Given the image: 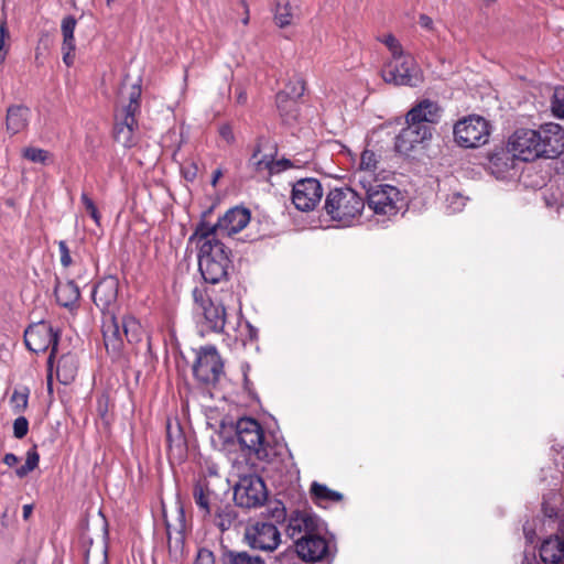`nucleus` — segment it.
Returning <instances> with one entry per match:
<instances>
[{
  "label": "nucleus",
  "instance_id": "nucleus-1",
  "mask_svg": "<svg viewBox=\"0 0 564 564\" xmlns=\"http://www.w3.org/2000/svg\"><path fill=\"white\" fill-rule=\"evenodd\" d=\"M507 150L512 156L511 163L514 159L531 162L539 158H557L564 151V129L554 122L544 123L538 130L518 129L510 135Z\"/></svg>",
  "mask_w": 564,
  "mask_h": 564
},
{
  "label": "nucleus",
  "instance_id": "nucleus-2",
  "mask_svg": "<svg viewBox=\"0 0 564 564\" xmlns=\"http://www.w3.org/2000/svg\"><path fill=\"white\" fill-rule=\"evenodd\" d=\"M188 241L198 248V270L204 281L210 284L227 281L232 268L231 250L218 238L195 237V231Z\"/></svg>",
  "mask_w": 564,
  "mask_h": 564
},
{
  "label": "nucleus",
  "instance_id": "nucleus-3",
  "mask_svg": "<svg viewBox=\"0 0 564 564\" xmlns=\"http://www.w3.org/2000/svg\"><path fill=\"white\" fill-rule=\"evenodd\" d=\"M237 442L249 458L271 463L282 455L281 444L271 445L260 423L252 417H241L236 424Z\"/></svg>",
  "mask_w": 564,
  "mask_h": 564
},
{
  "label": "nucleus",
  "instance_id": "nucleus-4",
  "mask_svg": "<svg viewBox=\"0 0 564 564\" xmlns=\"http://www.w3.org/2000/svg\"><path fill=\"white\" fill-rule=\"evenodd\" d=\"M143 329L140 322L132 315H124L118 319L113 313L104 316L102 337L106 350L112 358L121 356L124 339L130 345L141 341Z\"/></svg>",
  "mask_w": 564,
  "mask_h": 564
},
{
  "label": "nucleus",
  "instance_id": "nucleus-5",
  "mask_svg": "<svg viewBox=\"0 0 564 564\" xmlns=\"http://www.w3.org/2000/svg\"><path fill=\"white\" fill-rule=\"evenodd\" d=\"M324 208L332 220L350 226L360 218L365 199L349 187L334 188L326 195Z\"/></svg>",
  "mask_w": 564,
  "mask_h": 564
},
{
  "label": "nucleus",
  "instance_id": "nucleus-6",
  "mask_svg": "<svg viewBox=\"0 0 564 564\" xmlns=\"http://www.w3.org/2000/svg\"><path fill=\"white\" fill-rule=\"evenodd\" d=\"M128 99V104L116 112L113 137L124 148H132L138 142L135 116L141 108V87L139 85H132Z\"/></svg>",
  "mask_w": 564,
  "mask_h": 564
},
{
  "label": "nucleus",
  "instance_id": "nucleus-7",
  "mask_svg": "<svg viewBox=\"0 0 564 564\" xmlns=\"http://www.w3.org/2000/svg\"><path fill=\"white\" fill-rule=\"evenodd\" d=\"M251 214L246 207L235 206L229 208L218 221L210 225L204 220L199 221L195 228V237L208 238L219 236H232L241 231L250 221Z\"/></svg>",
  "mask_w": 564,
  "mask_h": 564
},
{
  "label": "nucleus",
  "instance_id": "nucleus-8",
  "mask_svg": "<svg viewBox=\"0 0 564 564\" xmlns=\"http://www.w3.org/2000/svg\"><path fill=\"white\" fill-rule=\"evenodd\" d=\"M381 77L388 84L395 86L416 87L423 82L420 66L412 55L391 58L381 69Z\"/></svg>",
  "mask_w": 564,
  "mask_h": 564
},
{
  "label": "nucleus",
  "instance_id": "nucleus-9",
  "mask_svg": "<svg viewBox=\"0 0 564 564\" xmlns=\"http://www.w3.org/2000/svg\"><path fill=\"white\" fill-rule=\"evenodd\" d=\"M59 334L50 324L40 322L24 332V343L29 350L40 354L51 349L47 366L53 365L57 352Z\"/></svg>",
  "mask_w": 564,
  "mask_h": 564
},
{
  "label": "nucleus",
  "instance_id": "nucleus-10",
  "mask_svg": "<svg viewBox=\"0 0 564 564\" xmlns=\"http://www.w3.org/2000/svg\"><path fill=\"white\" fill-rule=\"evenodd\" d=\"M268 491L264 481L257 475H246L239 478L234 487L236 506L245 509H254L264 505Z\"/></svg>",
  "mask_w": 564,
  "mask_h": 564
},
{
  "label": "nucleus",
  "instance_id": "nucleus-11",
  "mask_svg": "<svg viewBox=\"0 0 564 564\" xmlns=\"http://www.w3.org/2000/svg\"><path fill=\"white\" fill-rule=\"evenodd\" d=\"M193 375L206 386H215L220 380L224 375V362L215 346H205L197 351Z\"/></svg>",
  "mask_w": 564,
  "mask_h": 564
},
{
  "label": "nucleus",
  "instance_id": "nucleus-12",
  "mask_svg": "<svg viewBox=\"0 0 564 564\" xmlns=\"http://www.w3.org/2000/svg\"><path fill=\"white\" fill-rule=\"evenodd\" d=\"M489 123L481 117L470 116L458 121L454 127V137L463 148H478L488 142Z\"/></svg>",
  "mask_w": 564,
  "mask_h": 564
},
{
  "label": "nucleus",
  "instance_id": "nucleus-13",
  "mask_svg": "<svg viewBox=\"0 0 564 564\" xmlns=\"http://www.w3.org/2000/svg\"><path fill=\"white\" fill-rule=\"evenodd\" d=\"M400 191L388 184L370 185L366 189L367 204L377 215H395L399 210Z\"/></svg>",
  "mask_w": 564,
  "mask_h": 564
},
{
  "label": "nucleus",
  "instance_id": "nucleus-14",
  "mask_svg": "<svg viewBox=\"0 0 564 564\" xmlns=\"http://www.w3.org/2000/svg\"><path fill=\"white\" fill-rule=\"evenodd\" d=\"M324 525L314 533L300 538L295 544L296 552L301 558L306 562H321L333 556L329 542L322 535Z\"/></svg>",
  "mask_w": 564,
  "mask_h": 564
},
{
  "label": "nucleus",
  "instance_id": "nucleus-15",
  "mask_svg": "<svg viewBox=\"0 0 564 564\" xmlns=\"http://www.w3.org/2000/svg\"><path fill=\"white\" fill-rule=\"evenodd\" d=\"M322 196V185L318 180L313 177L299 180L292 188V202L296 209L302 212L314 209Z\"/></svg>",
  "mask_w": 564,
  "mask_h": 564
},
{
  "label": "nucleus",
  "instance_id": "nucleus-16",
  "mask_svg": "<svg viewBox=\"0 0 564 564\" xmlns=\"http://www.w3.org/2000/svg\"><path fill=\"white\" fill-rule=\"evenodd\" d=\"M245 536L252 549L267 552L275 550L281 542L278 528L269 522H257L247 529Z\"/></svg>",
  "mask_w": 564,
  "mask_h": 564
},
{
  "label": "nucleus",
  "instance_id": "nucleus-17",
  "mask_svg": "<svg viewBox=\"0 0 564 564\" xmlns=\"http://www.w3.org/2000/svg\"><path fill=\"white\" fill-rule=\"evenodd\" d=\"M192 496L203 519L212 518L214 511L223 501L220 495L212 488L209 480L206 478L198 479L194 484Z\"/></svg>",
  "mask_w": 564,
  "mask_h": 564
},
{
  "label": "nucleus",
  "instance_id": "nucleus-18",
  "mask_svg": "<svg viewBox=\"0 0 564 564\" xmlns=\"http://www.w3.org/2000/svg\"><path fill=\"white\" fill-rule=\"evenodd\" d=\"M322 525L321 519L315 514L307 511L295 510L288 519L286 533L296 544L300 538L314 533L316 530H319Z\"/></svg>",
  "mask_w": 564,
  "mask_h": 564
},
{
  "label": "nucleus",
  "instance_id": "nucleus-19",
  "mask_svg": "<svg viewBox=\"0 0 564 564\" xmlns=\"http://www.w3.org/2000/svg\"><path fill=\"white\" fill-rule=\"evenodd\" d=\"M431 137V127H421L416 123L413 124V122H406V127L395 137V151L401 154H408L416 144L422 143Z\"/></svg>",
  "mask_w": 564,
  "mask_h": 564
},
{
  "label": "nucleus",
  "instance_id": "nucleus-20",
  "mask_svg": "<svg viewBox=\"0 0 564 564\" xmlns=\"http://www.w3.org/2000/svg\"><path fill=\"white\" fill-rule=\"evenodd\" d=\"M119 281L116 276L109 275L101 279L93 290V301L97 307L109 315L110 308L118 299Z\"/></svg>",
  "mask_w": 564,
  "mask_h": 564
},
{
  "label": "nucleus",
  "instance_id": "nucleus-21",
  "mask_svg": "<svg viewBox=\"0 0 564 564\" xmlns=\"http://www.w3.org/2000/svg\"><path fill=\"white\" fill-rule=\"evenodd\" d=\"M166 533H167V547L171 557L178 560L184 554L185 547V512L182 506L177 508V523L175 525L170 524L165 521Z\"/></svg>",
  "mask_w": 564,
  "mask_h": 564
},
{
  "label": "nucleus",
  "instance_id": "nucleus-22",
  "mask_svg": "<svg viewBox=\"0 0 564 564\" xmlns=\"http://www.w3.org/2000/svg\"><path fill=\"white\" fill-rule=\"evenodd\" d=\"M442 116V109L437 102L430 99L419 101L406 115V122H413L421 127H431L437 123Z\"/></svg>",
  "mask_w": 564,
  "mask_h": 564
},
{
  "label": "nucleus",
  "instance_id": "nucleus-23",
  "mask_svg": "<svg viewBox=\"0 0 564 564\" xmlns=\"http://www.w3.org/2000/svg\"><path fill=\"white\" fill-rule=\"evenodd\" d=\"M54 294L57 304L69 310L77 307L78 301L80 299L79 286L72 279L63 283L58 278H56Z\"/></svg>",
  "mask_w": 564,
  "mask_h": 564
},
{
  "label": "nucleus",
  "instance_id": "nucleus-24",
  "mask_svg": "<svg viewBox=\"0 0 564 564\" xmlns=\"http://www.w3.org/2000/svg\"><path fill=\"white\" fill-rule=\"evenodd\" d=\"M31 110L24 105H12L7 109L6 126L10 134H17L26 129Z\"/></svg>",
  "mask_w": 564,
  "mask_h": 564
},
{
  "label": "nucleus",
  "instance_id": "nucleus-25",
  "mask_svg": "<svg viewBox=\"0 0 564 564\" xmlns=\"http://www.w3.org/2000/svg\"><path fill=\"white\" fill-rule=\"evenodd\" d=\"M200 310L203 311L205 324L210 330L215 333H221L225 330L227 313L221 302L216 303L210 300Z\"/></svg>",
  "mask_w": 564,
  "mask_h": 564
},
{
  "label": "nucleus",
  "instance_id": "nucleus-26",
  "mask_svg": "<svg viewBox=\"0 0 564 564\" xmlns=\"http://www.w3.org/2000/svg\"><path fill=\"white\" fill-rule=\"evenodd\" d=\"M261 150L258 147L250 158V164L254 166L257 171L268 170L270 174H276L283 172L292 166V163L288 159L273 160L264 155L259 158Z\"/></svg>",
  "mask_w": 564,
  "mask_h": 564
},
{
  "label": "nucleus",
  "instance_id": "nucleus-27",
  "mask_svg": "<svg viewBox=\"0 0 564 564\" xmlns=\"http://www.w3.org/2000/svg\"><path fill=\"white\" fill-rule=\"evenodd\" d=\"M166 443L171 456H183L186 453V441L178 422L166 423Z\"/></svg>",
  "mask_w": 564,
  "mask_h": 564
},
{
  "label": "nucleus",
  "instance_id": "nucleus-28",
  "mask_svg": "<svg viewBox=\"0 0 564 564\" xmlns=\"http://www.w3.org/2000/svg\"><path fill=\"white\" fill-rule=\"evenodd\" d=\"M78 361L75 355H62L57 361L56 377L62 384L72 383L77 375Z\"/></svg>",
  "mask_w": 564,
  "mask_h": 564
},
{
  "label": "nucleus",
  "instance_id": "nucleus-29",
  "mask_svg": "<svg viewBox=\"0 0 564 564\" xmlns=\"http://www.w3.org/2000/svg\"><path fill=\"white\" fill-rule=\"evenodd\" d=\"M237 518L238 513L235 507L223 500L214 511L212 518L208 519L212 520L214 524L224 532L231 528Z\"/></svg>",
  "mask_w": 564,
  "mask_h": 564
},
{
  "label": "nucleus",
  "instance_id": "nucleus-30",
  "mask_svg": "<svg viewBox=\"0 0 564 564\" xmlns=\"http://www.w3.org/2000/svg\"><path fill=\"white\" fill-rule=\"evenodd\" d=\"M221 564H264V561L247 551L224 547L220 555Z\"/></svg>",
  "mask_w": 564,
  "mask_h": 564
},
{
  "label": "nucleus",
  "instance_id": "nucleus-31",
  "mask_svg": "<svg viewBox=\"0 0 564 564\" xmlns=\"http://www.w3.org/2000/svg\"><path fill=\"white\" fill-rule=\"evenodd\" d=\"M276 107L285 121L295 120L299 115L297 101L288 97L286 94H276Z\"/></svg>",
  "mask_w": 564,
  "mask_h": 564
},
{
  "label": "nucleus",
  "instance_id": "nucleus-32",
  "mask_svg": "<svg viewBox=\"0 0 564 564\" xmlns=\"http://www.w3.org/2000/svg\"><path fill=\"white\" fill-rule=\"evenodd\" d=\"M311 495L317 505L328 501H339L343 495L338 491L329 489L326 485L314 481L311 486Z\"/></svg>",
  "mask_w": 564,
  "mask_h": 564
},
{
  "label": "nucleus",
  "instance_id": "nucleus-33",
  "mask_svg": "<svg viewBox=\"0 0 564 564\" xmlns=\"http://www.w3.org/2000/svg\"><path fill=\"white\" fill-rule=\"evenodd\" d=\"M294 10L290 2L276 3L274 21L280 28H286L292 23Z\"/></svg>",
  "mask_w": 564,
  "mask_h": 564
},
{
  "label": "nucleus",
  "instance_id": "nucleus-34",
  "mask_svg": "<svg viewBox=\"0 0 564 564\" xmlns=\"http://www.w3.org/2000/svg\"><path fill=\"white\" fill-rule=\"evenodd\" d=\"M39 462L40 455L36 451V446H33L26 452L25 463L15 469L17 476L19 478L25 477L39 466Z\"/></svg>",
  "mask_w": 564,
  "mask_h": 564
},
{
  "label": "nucleus",
  "instance_id": "nucleus-35",
  "mask_svg": "<svg viewBox=\"0 0 564 564\" xmlns=\"http://www.w3.org/2000/svg\"><path fill=\"white\" fill-rule=\"evenodd\" d=\"M76 23L77 21L73 15H67L62 20L63 44H66L68 48L72 47V44H75L74 31Z\"/></svg>",
  "mask_w": 564,
  "mask_h": 564
},
{
  "label": "nucleus",
  "instance_id": "nucleus-36",
  "mask_svg": "<svg viewBox=\"0 0 564 564\" xmlns=\"http://www.w3.org/2000/svg\"><path fill=\"white\" fill-rule=\"evenodd\" d=\"M305 91V83L302 78L296 77L290 80L280 94H286L289 98L297 101Z\"/></svg>",
  "mask_w": 564,
  "mask_h": 564
},
{
  "label": "nucleus",
  "instance_id": "nucleus-37",
  "mask_svg": "<svg viewBox=\"0 0 564 564\" xmlns=\"http://www.w3.org/2000/svg\"><path fill=\"white\" fill-rule=\"evenodd\" d=\"M378 41L383 43L391 53V58L402 57L404 53L400 41L391 33L378 37Z\"/></svg>",
  "mask_w": 564,
  "mask_h": 564
},
{
  "label": "nucleus",
  "instance_id": "nucleus-38",
  "mask_svg": "<svg viewBox=\"0 0 564 564\" xmlns=\"http://www.w3.org/2000/svg\"><path fill=\"white\" fill-rule=\"evenodd\" d=\"M378 167V155L371 150H364L360 156V169L375 173Z\"/></svg>",
  "mask_w": 564,
  "mask_h": 564
},
{
  "label": "nucleus",
  "instance_id": "nucleus-39",
  "mask_svg": "<svg viewBox=\"0 0 564 564\" xmlns=\"http://www.w3.org/2000/svg\"><path fill=\"white\" fill-rule=\"evenodd\" d=\"M48 156V151L40 148L28 147L23 150V158L34 163L45 164Z\"/></svg>",
  "mask_w": 564,
  "mask_h": 564
},
{
  "label": "nucleus",
  "instance_id": "nucleus-40",
  "mask_svg": "<svg viewBox=\"0 0 564 564\" xmlns=\"http://www.w3.org/2000/svg\"><path fill=\"white\" fill-rule=\"evenodd\" d=\"M467 198L459 193H452L446 197V210L451 214L462 212Z\"/></svg>",
  "mask_w": 564,
  "mask_h": 564
},
{
  "label": "nucleus",
  "instance_id": "nucleus-41",
  "mask_svg": "<svg viewBox=\"0 0 564 564\" xmlns=\"http://www.w3.org/2000/svg\"><path fill=\"white\" fill-rule=\"evenodd\" d=\"M552 111L558 118H564V87H556L553 94Z\"/></svg>",
  "mask_w": 564,
  "mask_h": 564
},
{
  "label": "nucleus",
  "instance_id": "nucleus-42",
  "mask_svg": "<svg viewBox=\"0 0 564 564\" xmlns=\"http://www.w3.org/2000/svg\"><path fill=\"white\" fill-rule=\"evenodd\" d=\"M80 200L95 224L100 225L101 215L93 199L86 193H83Z\"/></svg>",
  "mask_w": 564,
  "mask_h": 564
},
{
  "label": "nucleus",
  "instance_id": "nucleus-43",
  "mask_svg": "<svg viewBox=\"0 0 564 564\" xmlns=\"http://www.w3.org/2000/svg\"><path fill=\"white\" fill-rule=\"evenodd\" d=\"M29 432V422L26 417L19 416L13 422V435L15 438H23Z\"/></svg>",
  "mask_w": 564,
  "mask_h": 564
},
{
  "label": "nucleus",
  "instance_id": "nucleus-44",
  "mask_svg": "<svg viewBox=\"0 0 564 564\" xmlns=\"http://www.w3.org/2000/svg\"><path fill=\"white\" fill-rule=\"evenodd\" d=\"M11 402L15 413L22 412L28 405V393L14 391L11 397Z\"/></svg>",
  "mask_w": 564,
  "mask_h": 564
},
{
  "label": "nucleus",
  "instance_id": "nucleus-45",
  "mask_svg": "<svg viewBox=\"0 0 564 564\" xmlns=\"http://www.w3.org/2000/svg\"><path fill=\"white\" fill-rule=\"evenodd\" d=\"M85 564H108L107 550L104 549L96 554L87 551L85 556Z\"/></svg>",
  "mask_w": 564,
  "mask_h": 564
},
{
  "label": "nucleus",
  "instance_id": "nucleus-46",
  "mask_svg": "<svg viewBox=\"0 0 564 564\" xmlns=\"http://www.w3.org/2000/svg\"><path fill=\"white\" fill-rule=\"evenodd\" d=\"M58 251H59V257H61V264L64 268L70 267L73 263V259L70 257V251H69V248H68L66 241H64V240L58 241Z\"/></svg>",
  "mask_w": 564,
  "mask_h": 564
},
{
  "label": "nucleus",
  "instance_id": "nucleus-47",
  "mask_svg": "<svg viewBox=\"0 0 564 564\" xmlns=\"http://www.w3.org/2000/svg\"><path fill=\"white\" fill-rule=\"evenodd\" d=\"M195 564H215L214 553L206 547L199 549L195 558Z\"/></svg>",
  "mask_w": 564,
  "mask_h": 564
},
{
  "label": "nucleus",
  "instance_id": "nucleus-48",
  "mask_svg": "<svg viewBox=\"0 0 564 564\" xmlns=\"http://www.w3.org/2000/svg\"><path fill=\"white\" fill-rule=\"evenodd\" d=\"M219 135L223 140H225L228 144L235 141L234 131L230 124L225 123L219 127Z\"/></svg>",
  "mask_w": 564,
  "mask_h": 564
},
{
  "label": "nucleus",
  "instance_id": "nucleus-49",
  "mask_svg": "<svg viewBox=\"0 0 564 564\" xmlns=\"http://www.w3.org/2000/svg\"><path fill=\"white\" fill-rule=\"evenodd\" d=\"M9 37V31L7 29L6 23L3 22L0 25V63H2L6 58L7 52L3 51L6 39Z\"/></svg>",
  "mask_w": 564,
  "mask_h": 564
},
{
  "label": "nucleus",
  "instance_id": "nucleus-50",
  "mask_svg": "<svg viewBox=\"0 0 564 564\" xmlns=\"http://www.w3.org/2000/svg\"><path fill=\"white\" fill-rule=\"evenodd\" d=\"M74 51H75V44H72V47L68 48L66 44H62V53H63V62L67 66H72L74 64Z\"/></svg>",
  "mask_w": 564,
  "mask_h": 564
},
{
  "label": "nucleus",
  "instance_id": "nucleus-51",
  "mask_svg": "<svg viewBox=\"0 0 564 564\" xmlns=\"http://www.w3.org/2000/svg\"><path fill=\"white\" fill-rule=\"evenodd\" d=\"M197 165L195 163H191L188 166L182 167V173L185 180L187 181H194L197 175Z\"/></svg>",
  "mask_w": 564,
  "mask_h": 564
},
{
  "label": "nucleus",
  "instance_id": "nucleus-52",
  "mask_svg": "<svg viewBox=\"0 0 564 564\" xmlns=\"http://www.w3.org/2000/svg\"><path fill=\"white\" fill-rule=\"evenodd\" d=\"M193 297H194L195 303L199 306V308H202L204 305H206L210 301V299L205 297L204 291L199 290L197 288H195L193 290Z\"/></svg>",
  "mask_w": 564,
  "mask_h": 564
},
{
  "label": "nucleus",
  "instance_id": "nucleus-53",
  "mask_svg": "<svg viewBox=\"0 0 564 564\" xmlns=\"http://www.w3.org/2000/svg\"><path fill=\"white\" fill-rule=\"evenodd\" d=\"M19 462V458L17 455L12 454V453H8L4 455L3 457V463L6 465H8L9 467H13L14 465H17Z\"/></svg>",
  "mask_w": 564,
  "mask_h": 564
},
{
  "label": "nucleus",
  "instance_id": "nucleus-54",
  "mask_svg": "<svg viewBox=\"0 0 564 564\" xmlns=\"http://www.w3.org/2000/svg\"><path fill=\"white\" fill-rule=\"evenodd\" d=\"M419 23L422 28L430 30V29H432L433 20L425 14H421L420 19H419Z\"/></svg>",
  "mask_w": 564,
  "mask_h": 564
},
{
  "label": "nucleus",
  "instance_id": "nucleus-55",
  "mask_svg": "<svg viewBox=\"0 0 564 564\" xmlns=\"http://www.w3.org/2000/svg\"><path fill=\"white\" fill-rule=\"evenodd\" d=\"M285 517H286V513H285V508L284 507H276L274 510H273V518L279 522V521H284L285 520Z\"/></svg>",
  "mask_w": 564,
  "mask_h": 564
},
{
  "label": "nucleus",
  "instance_id": "nucleus-56",
  "mask_svg": "<svg viewBox=\"0 0 564 564\" xmlns=\"http://www.w3.org/2000/svg\"><path fill=\"white\" fill-rule=\"evenodd\" d=\"M246 327L248 329L249 340L254 341L258 338V329L253 327L250 323H246Z\"/></svg>",
  "mask_w": 564,
  "mask_h": 564
},
{
  "label": "nucleus",
  "instance_id": "nucleus-57",
  "mask_svg": "<svg viewBox=\"0 0 564 564\" xmlns=\"http://www.w3.org/2000/svg\"><path fill=\"white\" fill-rule=\"evenodd\" d=\"M523 532H524V535H525V539L529 543H533L534 541V536H535V532L533 529H529L527 524L523 525Z\"/></svg>",
  "mask_w": 564,
  "mask_h": 564
},
{
  "label": "nucleus",
  "instance_id": "nucleus-58",
  "mask_svg": "<svg viewBox=\"0 0 564 564\" xmlns=\"http://www.w3.org/2000/svg\"><path fill=\"white\" fill-rule=\"evenodd\" d=\"M47 370H48V373H47V390H48L50 393H52V391H53V388H52V386H53V373H52L53 365L47 366Z\"/></svg>",
  "mask_w": 564,
  "mask_h": 564
},
{
  "label": "nucleus",
  "instance_id": "nucleus-59",
  "mask_svg": "<svg viewBox=\"0 0 564 564\" xmlns=\"http://www.w3.org/2000/svg\"><path fill=\"white\" fill-rule=\"evenodd\" d=\"M33 512V505H24L23 506V520L28 521Z\"/></svg>",
  "mask_w": 564,
  "mask_h": 564
},
{
  "label": "nucleus",
  "instance_id": "nucleus-60",
  "mask_svg": "<svg viewBox=\"0 0 564 564\" xmlns=\"http://www.w3.org/2000/svg\"><path fill=\"white\" fill-rule=\"evenodd\" d=\"M223 176V170L221 169H217L214 171L213 173V177H212V185L213 186H216L218 180Z\"/></svg>",
  "mask_w": 564,
  "mask_h": 564
},
{
  "label": "nucleus",
  "instance_id": "nucleus-61",
  "mask_svg": "<svg viewBox=\"0 0 564 564\" xmlns=\"http://www.w3.org/2000/svg\"><path fill=\"white\" fill-rule=\"evenodd\" d=\"M503 159H506L507 161L510 160L508 154H503L502 156H496L495 160H494V164L497 165L498 162L502 161Z\"/></svg>",
  "mask_w": 564,
  "mask_h": 564
},
{
  "label": "nucleus",
  "instance_id": "nucleus-62",
  "mask_svg": "<svg viewBox=\"0 0 564 564\" xmlns=\"http://www.w3.org/2000/svg\"><path fill=\"white\" fill-rule=\"evenodd\" d=\"M249 384H250V381L249 379L245 376V387L247 390H249Z\"/></svg>",
  "mask_w": 564,
  "mask_h": 564
},
{
  "label": "nucleus",
  "instance_id": "nucleus-63",
  "mask_svg": "<svg viewBox=\"0 0 564 564\" xmlns=\"http://www.w3.org/2000/svg\"><path fill=\"white\" fill-rule=\"evenodd\" d=\"M107 1V6L110 7L116 0H106Z\"/></svg>",
  "mask_w": 564,
  "mask_h": 564
},
{
  "label": "nucleus",
  "instance_id": "nucleus-64",
  "mask_svg": "<svg viewBox=\"0 0 564 564\" xmlns=\"http://www.w3.org/2000/svg\"><path fill=\"white\" fill-rule=\"evenodd\" d=\"M248 18H243V23L247 24L248 23Z\"/></svg>",
  "mask_w": 564,
  "mask_h": 564
}]
</instances>
